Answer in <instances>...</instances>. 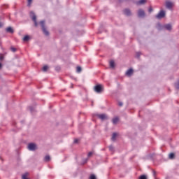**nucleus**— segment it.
Segmentation results:
<instances>
[{
  "instance_id": "72a5a7b5",
  "label": "nucleus",
  "mask_w": 179,
  "mask_h": 179,
  "mask_svg": "<svg viewBox=\"0 0 179 179\" xmlns=\"http://www.w3.org/2000/svg\"><path fill=\"white\" fill-rule=\"evenodd\" d=\"M2 59H3V57L0 56V61H2Z\"/></svg>"
},
{
  "instance_id": "393cba45",
  "label": "nucleus",
  "mask_w": 179,
  "mask_h": 179,
  "mask_svg": "<svg viewBox=\"0 0 179 179\" xmlns=\"http://www.w3.org/2000/svg\"><path fill=\"white\" fill-rule=\"evenodd\" d=\"M90 179H96V176L91 175L90 177Z\"/></svg>"
},
{
  "instance_id": "9b49d317",
  "label": "nucleus",
  "mask_w": 179,
  "mask_h": 179,
  "mask_svg": "<svg viewBox=\"0 0 179 179\" xmlns=\"http://www.w3.org/2000/svg\"><path fill=\"white\" fill-rule=\"evenodd\" d=\"M132 73H134V70L132 69H129L127 72H126V75L127 76H131V75H132Z\"/></svg>"
},
{
  "instance_id": "20e7f679",
  "label": "nucleus",
  "mask_w": 179,
  "mask_h": 179,
  "mask_svg": "<svg viewBox=\"0 0 179 179\" xmlns=\"http://www.w3.org/2000/svg\"><path fill=\"white\" fill-rule=\"evenodd\" d=\"M94 91L96 93H101V92H103V86L101 85H96L94 87Z\"/></svg>"
},
{
  "instance_id": "e433bc0d",
  "label": "nucleus",
  "mask_w": 179,
  "mask_h": 179,
  "mask_svg": "<svg viewBox=\"0 0 179 179\" xmlns=\"http://www.w3.org/2000/svg\"><path fill=\"white\" fill-rule=\"evenodd\" d=\"M158 26L160 27V26H161L160 24H158Z\"/></svg>"
},
{
  "instance_id": "6ab92c4d",
  "label": "nucleus",
  "mask_w": 179,
  "mask_h": 179,
  "mask_svg": "<svg viewBox=\"0 0 179 179\" xmlns=\"http://www.w3.org/2000/svg\"><path fill=\"white\" fill-rule=\"evenodd\" d=\"M76 72H78V73H80V72H82V67H80V66H77V68H76Z\"/></svg>"
},
{
  "instance_id": "4468645a",
  "label": "nucleus",
  "mask_w": 179,
  "mask_h": 179,
  "mask_svg": "<svg viewBox=\"0 0 179 179\" xmlns=\"http://www.w3.org/2000/svg\"><path fill=\"white\" fill-rule=\"evenodd\" d=\"M136 3L137 5H143V3H146V0H140Z\"/></svg>"
},
{
  "instance_id": "bb28decb",
  "label": "nucleus",
  "mask_w": 179,
  "mask_h": 179,
  "mask_svg": "<svg viewBox=\"0 0 179 179\" xmlns=\"http://www.w3.org/2000/svg\"><path fill=\"white\" fill-rule=\"evenodd\" d=\"M148 12H150V13L151 12H153V8L152 7H150L149 9H148Z\"/></svg>"
},
{
  "instance_id": "b1692460",
  "label": "nucleus",
  "mask_w": 179,
  "mask_h": 179,
  "mask_svg": "<svg viewBox=\"0 0 179 179\" xmlns=\"http://www.w3.org/2000/svg\"><path fill=\"white\" fill-rule=\"evenodd\" d=\"M139 179H148V178H146V176L143 175V176H140Z\"/></svg>"
},
{
  "instance_id": "f3484780",
  "label": "nucleus",
  "mask_w": 179,
  "mask_h": 179,
  "mask_svg": "<svg viewBox=\"0 0 179 179\" xmlns=\"http://www.w3.org/2000/svg\"><path fill=\"white\" fill-rule=\"evenodd\" d=\"M110 68H114V66H115V63L114 62L113 60L110 62Z\"/></svg>"
},
{
  "instance_id": "2eb2a0df",
  "label": "nucleus",
  "mask_w": 179,
  "mask_h": 179,
  "mask_svg": "<svg viewBox=\"0 0 179 179\" xmlns=\"http://www.w3.org/2000/svg\"><path fill=\"white\" fill-rule=\"evenodd\" d=\"M117 133H113L112 135L111 140L113 141H115V139H117Z\"/></svg>"
},
{
  "instance_id": "c9c22d12",
  "label": "nucleus",
  "mask_w": 179,
  "mask_h": 179,
  "mask_svg": "<svg viewBox=\"0 0 179 179\" xmlns=\"http://www.w3.org/2000/svg\"><path fill=\"white\" fill-rule=\"evenodd\" d=\"M2 68V64L0 63V69Z\"/></svg>"
},
{
  "instance_id": "ddd939ff",
  "label": "nucleus",
  "mask_w": 179,
  "mask_h": 179,
  "mask_svg": "<svg viewBox=\"0 0 179 179\" xmlns=\"http://www.w3.org/2000/svg\"><path fill=\"white\" fill-rule=\"evenodd\" d=\"M113 124H114V125H115V124H117L118 121H120V119L118 118V117H115V118L113 119Z\"/></svg>"
},
{
  "instance_id": "a211bd4d",
  "label": "nucleus",
  "mask_w": 179,
  "mask_h": 179,
  "mask_svg": "<svg viewBox=\"0 0 179 179\" xmlns=\"http://www.w3.org/2000/svg\"><path fill=\"white\" fill-rule=\"evenodd\" d=\"M51 157H50V155H46L44 158L45 162H50Z\"/></svg>"
},
{
  "instance_id": "a878e982",
  "label": "nucleus",
  "mask_w": 179,
  "mask_h": 179,
  "mask_svg": "<svg viewBox=\"0 0 179 179\" xmlns=\"http://www.w3.org/2000/svg\"><path fill=\"white\" fill-rule=\"evenodd\" d=\"M136 55L137 58H139V57H141V52H136Z\"/></svg>"
},
{
  "instance_id": "7c9ffc66",
  "label": "nucleus",
  "mask_w": 179,
  "mask_h": 179,
  "mask_svg": "<svg viewBox=\"0 0 179 179\" xmlns=\"http://www.w3.org/2000/svg\"><path fill=\"white\" fill-rule=\"evenodd\" d=\"M79 142V140L78 138H76L74 140V143H78Z\"/></svg>"
},
{
  "instance_id": "2f4dec72",
  "label": "nucleus",
  "mask_w": 179,
  "mask_h": 179,
  "mask_svg": "<svg viewBox=\"0 0 179 179\" xmlns=\"http://www.w3.org/2000/svg\"><path fill=\"white\" fill-rule=\"evenodd\" d=\"M122 105H123L122 102H119L118 103V106H120V107H122Z\"/></svg>"
},
{
  "instance_id": "f257e3e1",
  "label": "nucleus",
  "mask_w": 179,
  "mask_h": 179,
  "mask_svg": "<svg viewBox=\"0 0 179 179\" xmlns=\"http://www.w3.org/2000/svg\"><path fill=\"white\" fill-rule=\"evenodd\" d=\"M40 24L42 27V30L45 36H48L49 33L48 31H47V29H45V22L44 20H42L40 22Z\"/></svg>"
},
{
  "instance_id": "cd10ccee",
  "label": "nucleus",
  "mask_w": 179,
  "mask_h": 179,
  "mask_svg": "<svg viewBox=\"0 0 179 179\" xmlns=\"http://www.w3.org/2000/svg\"><path fill=\"white\" fill-rule=\"evenodd\" d=\"M93 155L92 152H90L87 155L88 157H90Z\"/></svg>"
},
{
  "instance_id": "473e14b6",
  "label": "nucleus",
  "mask_w": 179,
  "mask_h": 179,
  "mask_svg": "<svg viewBox=\"0 0 179 179\" xmlns=\"http://www.w3.org/2000/svg\"><path fill=\"white\" fill-rule=\"evenodd\" d=\"M29 110H30V111H31V113H33V107H29Z\"/></svg>"
},
{
  "instance_id": "c85d7f7f",
  "label": "nucleus",
  "mask_w": 179,
  "mask_h": 179,
  "mask_svg": "<svg viewBox=\"0 0 179 179\" xmlns=\"http://www.w3.org/2000/svg\"><path fill=\"white\" fill-rule=\"evenodd\" d=\"M11 51H12L13 52H16V48H11Z\"/></svg>"
},
{
  "instance_id": "1a4fd4ad",
  "label": "nucleus",
  "mask_w": 179,
  "mask_h": 179,
  "mask_svg": "<svg viewBox=\"0 0 179 179\" xmlns=\"http://www.w3.org/2000/svg\"><path fill=\"white\" fill-rule=\"evenodd\" d=\"M166 7L168 9H171V8H173V3H171V1H166Z\"/></svg>"
},
{
  "instance_id": "423d86ee",
  "label": "nucleus",
  "mask_w": 179,
  "mask_h": 179,
  "mask_svg": "<svg viewBox=\"0 0 179 179\" xmlns=\"http://www.w3.org/2000/svg\"><path fill=\"white\" fill-rule=\"evenodd\" d=\"M162 29H165V30L171 31V29H173V27L170 24H166L162 27Z\"/></svg>"
},
{
  "instance_id": "dca6fc26",
  "label": "nucleus",
  "mask_w": 179,
  "mask_h": 179,
  "mask_svg": "<svg viewBox=\"0 0 179 179\" xmlns=\"http://www.w3.org/2000/svg\"><path fill=\"white\" fill-rule=\"evenodd\" d=\"M29 40H30V36H29L28 35L25 36L23 38V41H29Z\"/></svg>"
},
{
  "instance_id": "6e6552de",
  "label": "nucleus",
  "mask_w": 179,
  "mask_h": 179,
  "mask_svg": "<svg viewBox=\"0 0 179 179\" xmlns=\"http://www.w3.org/2000/svg\"><path fill=\"white\" fill-rule=\"evenodd\" d=\"M96 117L102 120H107V115L106 114H97Z\"/></svg>"
},
{
  "instance_id": "f704fd0d",
  "label": "nucleus",
  "mask_w": 179,
  "mask_h": 179,
  "mask_svg": "<svg viewBox=\"0 0 179 179\" xmlns=\"http://www.w3.org/2000/svg\"><path fill=\"white\" fill-rule=\"evenodd\" d=\"M152 172H153L154 176H155L156 175V171H153Z\"/></svg>"
},
{
  "instance_id": "39448f33",
  "label": "nucleus",
  "mask_w": 179,
  "mask_h": 179,
  "mask_svg": "<svg viewBox=\"0 0 179 179\" xmlns=\"http://www.w3.org/2000/svg\"><path fill=\"white\" fill-rule=\"evenodd\" d=\"M28 149L29 150L34 151L37 149V145L34 143H29L28 145Z\"/></svg>"
},
{
  "instance_id": "f03ea898",
  "label": "nucleus",
  "mask_w": 179,
  "mask_h": 179,
  "mask_svg": "<svg viewBox=\"0 0 179 179\" xmlns=\"http://www.w3.org/2000/svg\"><path fill=\"white\" fill-rule=\"evenodd\" d=\"M30 17H31L34 23V26L36 27H37L38 26V23H37V17H36V14H34V13L33 11L30 12Z\"/></svg>"
},
{
  "instance_id": "4be33fe9",
  "label": "nucleus",
  "mask_w": 179,
  "mask_h": 179,
  "mask_svg": "<svg viewBox=\"0 0 179 179\" xmlns=\"http://www.w3.org/2000/svg\"><path fill=\"white\" fill-rule=\"evenodd\" d=\"M109 150H110V152H114V147H113V145H110V146H109Z\"/></svg>"
},
{
  "instance_id": "c756f323",
  "label": "nucleus",
  "mask_w": 179,
  "mask_h": 179,
  "mask_svg": "<svg viewBox=\"0 0 179 179\" xmlns=\"http://www.w3.org/2000/svg\"><path fill=\"white\" fill-rule=\"evenodd\" d=\"M28 1V6H30L31 3V1L33 0H27Z\"/></svg>"
},
{
  "instance_id": "412c9836",
  "label": "nucleus",
  "mask_w": 179,
  "mask_h": 179,
  "mask_svg": "<svg viewBox=\"0 0 179 179\" xmlns=\"http://www.w3.org/2000/svg\"><path fill=\"white\" fill-rule=\"evenodd\" d=\"M175 86H176V89L178 90H179V80L175 84Z\"/></svg>"
},
{
  "instance_id": "f8f14e48",
  "label": "nucleus",
  "mask_w": 179,
  "mask_h": 179,
  "mask_svg": "<svg viewBox=\"0 0 179 179\" xmlns=\"http://www.w3.org/2000/svg\"><path fill=\"white\" fill-rule=\"evenodd\" d=\"M124 15H126L127 16H131V10H129V9H125L124 10Z\"/></svg>"
},
{
  "instance_id": "5701e85b",
  "label": "nucleus",
  "mask_w": 179,
  "mask_h": 179,
  "mask_svg": "<svg viewBox=\"0 0 179 179\" xmlns=\"http://www.w3.org/2000/svg\"><path fill=\"white\" fill-rule=\"evenodd\" d=\"M169 159H174V153L169 154Z\"/></svg>"
},
{
  "instance_id": "0eeeda50",
  "label": "nucleus",
  "mask_w": 179,
  "mask_h": 179,
  "mask_svg": "<svg viewBox=\"0 0 179 179\" xmlns=\"http://www.w3.org/2000/svg\"><path fill=\"white\" fill-rule=\"evenodd\" d=\"M145 11L142 9H139L138 11V17H145Z\"/></svg>"
},
{
  "instance_id": "9d476101",
  "label": "nucleus",
  "mask_w": 179,
  "mask_h": 179,
  "mask_svg": "<svg viewBox=\"0 0 179 179\" xmlns=\"http://www.w3.org/2000/svg\"><path fill=\"white\" fill-rule=\"evenodd\" d=\"M6 31L7 33H10L11 34H13L14 33L13 28H12V27H8V28H6Z\"/></svg>"
},
{
  "instance_id": "7ed1b4c3",
  "label": "nucleus",
  "mask_w": 179,
  "mask_h": 179,
  "mask_svg": "<svg viewBox=\"0 0 179 179\" xmlns=\"http://www.w3.org/2000/svg\"><path fill=\"white\" fill-rule=\"evenodd\" d=\"M166 16V12L163 10H162L155 17L157 19H163Z\"/></svg>"
},
{
  "instance_id": "aec40b11",
  "label": "nucleus",
  "mask_w": 179,
  "mask_h": 179,
  "mask_svg": "<svg viewBox=\"0 0 179 179\" xmlns=\"http://www.w3.org/2000/svg\"><path fill=\"white\" fill-rule=\"evenodd\" d=\"M48 69V66H44L42 69V71H43V72H47Z\"/></svg>"
}]
</instances>
